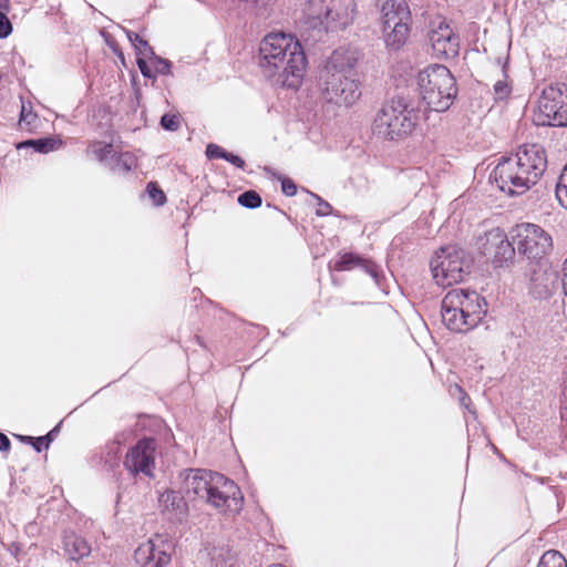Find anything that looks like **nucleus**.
<instances>
[{
	"mask_svg": "<svg viewBox=\"0 0 567 567\" xmlns=\"http://www.w3.org/2000/svg\"><path fill=\"white\" fill-rule=\"evenodd\" d=\"M468 269L465 251L454 245L442 247L431 260L433 279L443 288L462 281Z\"/></svg>",
	"mask_w": 567,
	"mask_h": 567,
	"instance_id": "obj_7",
	"label": "nucleus"
},
{
	"mask_svg": "<svg viewBox=\"0 0 567 567\" xmlns=\"http://www.w3.org/2000/svg\"><path fill=\"white\" fill-rule=\"evenodd\" d=\"M103 35L105 37V41L107 43V45L113 50L114 53H117V44L115 41L111 40L109 35H106L105 33H103Z\"/></svg>",
	"mask_w": 567,
	"mask_h": 567,
	"instance_id": "obj_44",
	"label": "nucleus"
},
{
	"mask_svg": "<svg viewBox=\"0 0 567 567\" xmlns=\"http://www.w3.org/2000/svg\"><path fill=\"white\" fill-rule=\"evenodd\" d=\"M62 555L70 561L79 563L92 551L90 542L74 530H64L61 537Z\"/></svg>",
	"mask_w": 567,
	"mask_h": 567,
	"instance_id": "obj_18",
	"label": "nucleus"
},
{
	"mask_svg": "<svg viewBox=\"0 0 567 567\" xmlns=\"http://www.w3.org/2000/svg\"><path fill=\"white\" fill-rule=\"evenodd\" d=\"M354 9V0H330L324 7L323 17L321 13L318 17L327 28L344 29L353 21Z\"/></svg>",
	"mask_w": 567,
	"mask_h": 567,
	"instance_id": "obj_16",
	"label": "nucleus"
},
{
	"mask_svg": "<svg viewBox=\"0 0 567 567\" xmlns=\"http://www.w3.org/2000/svg\"><path fill=\"white\" fill-rule=\"evenodd\" d=\"M215 475H218V473L206 470H189L185 477L186 493L206 501L209 491H212Z\"/></svg>",
	"mask_w": 567,
	"mask_h": 567,
	"instance_id": "obj_20",
	"label": "nucleus"
},
{
	"mask_svg": "<svg viewBox=\"0 0 567 567\" xmlns=\"http://www.w3.org/2000/svg\"><path fill=\"white\" fill-rule=\"evenodd\" d=\"M12 23L7 14L0 13V39H7L12 33Z\"/></svg>",
	"mask_w": 567,
	"mask_h": 567,
	"instance_id": "obj_34",
	"label": "nucleus"
},
{
	"mask_svg": "<svg viewBox=\"0 0 567 567\" xmlns=\"http://www.w3.org/2000/svg\"><path fill=\"white\" fill-rule=\"evenodd\" d=\"M238 203L246 208H257L261 205V197L255 190H247L238 196Z\"/></svg>",
	"mask_w": 567,
	"mask_h": 567,
	"instance_id": "obj_28",
	"label": "nucleus"
},
{
	"mask_svg": "<svg viewBox=\"0 0 567 567\" xmlns=\"http://www.w3.org/2000/svg\"><path fill=\"white\" fill-rule=\"evenodd\" d=\"M158 507L172 522L182 523L188 511L187 503L179 492L166 489L158 496Z\"/></svg>",
	"mask_w": 567,
	"mask_h": 567,
	"instance_id": "obj_19",
	"label": "nucleus"
},
{
	"mask_svg": "<svg viewBox=\"0 0 567 567\" xmlns=\"http://www.w3.org/2000/svg\"><path fill=\"white\" fill-rule=\"evenodd\" d=\"M225 161L231 163L233 165H235L238 168H243L245 165V162L241 157H239L238 155H235L233 153H229V152L226 153Z\"/></svg>",
	"mask_w": 567,
	"mask_h": 567,
	"instance_id": "obj_39",
	"label": "nucleus"
},
{
	"mask_svg": "<svg viewBox=\"0 0 567 567\" xmlns=\"http://www.w3.org/2000/svg\"><path fill=\"white\" fill-rule=\"evenodd\" d=\"M155 440L144 437L127 451L123 465L133 476L143 474L147 477H152L155 468Z\"/></svg>",
	"mask_w": 567,
	"mask_h": 567,
	"instance_id": "obj_13",
	"label": "nucleus"
},
{
	"mask_svg": "<svg viewBox=\"0 0 567 567\" xmlns=\"http://www.w3.org/2000/svg\"><path fill=\"white\" fill-rule=\"evenodd\" d=\"M353 52L338 49L332 52L320 73L322 96L330 103L350 106L361 96V82L355 71Z\"/></svg>",
	"mask_w": 567,
	"mask_h": 567,
	"instance_id": "obj_2",
	"label": "nucleus"
},
{
	"mask_svg": "<svg viewBox=\"0 0 567 567\" xmlns=\"http://www.w3.org/2000/svg\"><path fill=\"white\" fill-rule=\"evenodd\" d=\"M58 433V426H55L53 430H51L45 436H49L50 443L53 440V436Z\"/></svg>",
	"mask_w": 567,
	"mask_h": 567,
	"instance_id": "obj_45",
	"label": "nucleus"
},
{
	"mask_svg": "<svg viewBox=\"0 0 567 567\" xmlns=\"http://www.w3.org/2000/svg\"><path fill=\"white\" fill-rule=\"evenodd\" d=\"M386 43L399 49L409 33L410 8L404 0H378Z\"/></svg>",
	"mask_w": 567,
	"mask_h": 567,
	"instance_id": "obj_8",
	"label": "nucleus"
},
{
	"mask_svg": "<svg viewBox=\"0 0 567 567\" xmlns=\"http://www.w3.org/2000/svg\"><path fill=\"white\" fill-rule=\"evenodd\" d=\"M556 198L567 209V164L563 168L556 185Z\"/></svg>",
	"mask_w": 567,
	"mask_h": 567,
	"instance_id": "obj_27",
	"label": "nucleus"
},
{
	"mask_svg": "<svg viewBox=\"0 0 567 567\" xmlns=\"http://www.w3.org/2000/svg\"><path fill=\"white\" fill-rule=\"evenodd\" d=\"M212 491L206 501L210 506L224 514H238L243 509L244 496L237 484L218 473L214 476Z\"/></svg>",
	"mask_w": 567,
	"mask_h": 567,
	"instance_id": "obj_10",
	"label": "nucleus"
},
{
	"mask_svg": "<svg viewBox=\"0 0 567 567\" xmlns=\"http://www.w3.org/2000/svg\"><path fill=\"white\" fill-rule=\"evenodd\" d=\"M10 449V440L3 433H0V451H8Z\"/></svg>",
	"mask_w": 567,
	"mask_h": 567,
	"instance_id": "obj_40",
	"label": "nucleus"
},
{
	"mask_svg": "<svg viewBox=\"0 0 567 567\" xmlns=\"http://www.w3.org/2000/svg\"><path fill=\"white\" fill-rule=\"evenodd\" d=\"M563 288H564V292L567 297V259L564 261V267H563Z\"/></svg>",
	"mask_w": 567,
	"mask_h": 567,
	"instance_id": "obj_41",
	"label": "nucleus"
},
{
	"mask_svg": "<svg viewBox=\"0 0 567 567\" xmlns=\"http://www.w3.org/2000/svg\"><path fill=\"white\" fill-rule=\"evenodd\" d=\"M87 154L93 155L96 161L109 167L114 158L115 151L111 143L94 141L90 143Z\"/></svg>",
	"mask_w": 567,
	"mask_h": 567,
	"instance_id": "obj_22",
	"label": "nucleus"
},
{
	"mask_svg": "<svg viewBox=\"0 0 567 567\" xmlns=\"http://www.w3.org/2000/svg\"><path fill=\"white\" fill-rule=\"evenodd\" d=\"M430 42L437 58H454L458 54V37L446 22H440L439 27L431 31Z\"/></svg>",
	"mask_w": 567,
	"mask_h": 567,
	"instance_id": "obj_17",
	"label": "nucleus"
},
{
	"mask_svg": "<svg viewBox=\"0 0 567 567\" xmlns=\"http://www.w3.org/2000/svg\"><path fill=\"white\" fill-rule=\"evenodd\" d=\"M481 251L495 266L502 267L512 261L515 256V247L507 239L504 230L493 228L481 239Z\"/></svg>",
	"mask_w": 567,
	"mask_h": 567,
	"instance_id": "obj_15",
	"label": "nucleus"
},
{
	"mask_svg": "<svg viewBox=\"0 0 567 567\" xmlns=\"http://www.w3.org/2000/svg\"><path fill=\"white\" fill-rule=\"evenodd\" d=\"M514 244L517 251L530 261H539L553 250L551 236L536 224L517 225Z\"/></svg>",
	"mask_w": 567,
	"mask_h": 567,
	"instance_id": "obj_9",
	"label": "nucleus"
},
{
	"mask_svg": "<svg viewBox=\"0 0 567 567\" xmlns=\"http://www.w3.org/2000/svg\"><path fill=\"white\" fill-rule=\"evenodd\" d=\"M227 151L216 144H208L206 147V155L208 158H223L225 159Z\"/></svg>",
	"mask_w": 567,
	"mask_h": 567,
	"instance_id": "obj_35",
	"label": "nucleus"
},
{
	"mask_svg": "<svg viewBox=\"0 0 567 567\" xmlns=\"http://www.w3.org/2000/svg\"><path fill=\"white\" fill-rule=\"evenodd\" d=\"M172 553V542L165 535L156 534L136 548L135 560L141 567H166Z\"/></svg>",
	"mask_w": 567,
	"mask_h": 567,
	"instance_id": "obj_12",
	"label": "nucleus"
},
{
	"mask_svg": "<svg viewBox=\"0 0 567 567\" xmlns=\"http://www.w3.org/2000/svg\"><path fill=\"white\" fill-rule=\"evenodd\" d=\"M525 176L526 172L513 156H503L491 174L499 190L509 196L522 195L532 188Z\"/></svg>",
	"mask_w": 567,
	"mask_h": 567,
	"instance_id": "obj_11",
	"label": "nucleus"
},
{
	"mask_svg": "<svg viewBox=\"0 0 567 567\" xmlns=\"http://www.w3.org/2000/svg\"><path fill=\"white\" fill-rule=\"evenodd\" d=\"M137 66L141 71V73L143 74V76L145 78H153L154 74L152 73V70L150 69V66L147 65V62L141 58V56H137Z\"/></svg>",
	"mask_w": 567,
	"mask_h": 567,
	"instance_id": "obj_38",
	"label": "nucleus"
},
{
	"mask_svg": "<svg viewBox=\"0 0 567 567\" xmlns=\"http://www.w3.org/2000/svg\"><path fill=\"white\" fill-rule=\"evenodd\" d=\"M27 116H28V115H25V114H24V107L22 106L20 121H25V120H27Z\"/></svg>",
	"mask_w": 567,
	"mask_h": 567,
	"instance_id": "obj_47",
	"label": "nucleus"
},
{
	"mask_svg": "<svg viewBox=\"0 0 567 567\" xmlns=\"http://www.w3.org/2000/svg\"><path fill=\"white\" fill-rule=\"evenodd\" d=\"M420 118V110L404 97H394L377 114L373 132L386 140H396L411 134Z\"/></svg>",
	"mask_w": 567,
	"mask_h": 567,
	"instance_id": "obj_5",
	"label": "nucleus"
},
{
	"mask_svg": "<svg viewBox=\"0 0 567 567\" xmlns=\"http://www.w3.org/2000/svg\"><path fill=\"white\" fill-rule=\"evenodd\" d=\"M537 567H567V561L560 553L548 550L542 556Z\"/></svg>",
	"mask_w": 567,
	"mask_h": 567,
	"instance_id": "obj_25",
	"label": "nucleus"
},
{
	"mask_svg": "<svg viewBox=\"0 0 567 567\" xmlns=\"http://www.w3.org/2000/svg\"><path fill=\"white\" fill-rule=\"evenodd\" d=\"M307 59L301 44L291 34L272 32L259 47V66L264 75L276 85L299 87L305 75Z\"/></svg>",
	"mask_w": 567,
	"mask_h": 567,
	"instance_id": "obj_1",
	"label": "nucleus"
},
{
	"mask_svg": "<svg viewBox=\"0 0 567 567\" xmlns=\"http://www.w3.org/2000/svg\"><path fill=\"white\" fill-rule=\"evenodd\" d=\"M467 401H470V398L465 394H463V396L461 398V403L467 408Z\"/></svg>",
	"mask_w": 567,
	"mask_h": 567,
	"instance_id": "obj_46",
	"label": "nucleus"
},
{
	"mask_svg": "<svg viewBox=\"0 0 567 567\" xmlns=\"http://www.w3.org/2000/svg\"><path fill=\"white\" fill-rule=\"evenodd\" d=\"M127 39L134 45L137 51V55H142L147 58L150 54H153V49L150 47L146 40L141 38L136 32L125 31Z\"/></svg>",
	"mask_w": 567,
	"mask_h": 567,
	"instance_id": "obj_26",
	"label": "nucleus"
},
{
	"mask_svg": "<svg viewBox=\"0 0 567 567\" xmlns=\"http://www.w3.org/2000/svg\"><path fill=\"white\" fill-rule=\"evenodd\" d=\"M110 169L117 174H126L136 167V157L130 152L114 154V158L109 165Z\"/></svg>",
	"mask_w": 567,
	"mask_h": 567,
	"instance_id": "obj_23",
	"label": "nucleus"
},
{
	"mask_svg": "<svg viewBox=\"0 0 567 567\" xmlns=\"http://www.w3.org/2000/svg\"><path fill=\"white\" fill-rule=\"evenodd\" d=\"M537 126H567V84H550L542 90L533 111Z\"/></svg>",
	"mask_w": 567,
	"mask_h": 567,
	"instance_id": "obj_6",
	"label": "nucleus"
},
{
	"mask_svg": "<svg viewBox=\"0 0 567 567\" xmlns=\"http://www.w3.org/2000/svg\"><path fill=\"white\" fill-rule=\"evenodd\" d=\"M417 86L422 101L429 110L447 111L457 96L456 80L442 64H432L417 74Z\"/></svg>",
	"mask_w": 567,
	"mask_h": 567,
	"instance_id": "obj_4",
	"label": "nucleus"
},
{
	"mask_svg": "<svg viewBox=\"0 0 567 567\" xmlns=\"http://www.w3.org/2000/svg\"><path fill=\"white\" fill-rule=\"evenodd\" d=\"M10 11V0H0V13L8 14Z\"/></svg>",
	"mask_w": 567,
	"mask_h": 567,
	"instance_id": "obj_42",
	"label": "nucleus"
},
{
	"mask_svg": "<svg viewBox=\"0 0 567 567\" xmlns=\"http://www.w3.org/2000/svg\"><path fill=\"white\" fill-rule=\"evenodd\" d=\"M25 440H28L33 449L40 453L43 450H48L50 446V439L49 436H39V437H32V436H25Z\"/></svg>",
	"mask_w": 567,
	"mask_h": 567,
	"instance_id": "obj_33",
	"label": "nucleus"
},
{
	"mask_svg": "<svg viewBox=\"0 0 567 567\" xmlns=\"http://www.w3.org/2000/svg\"><path fill=\"white\" fill-rule=\"evenodd\" d=\"M147 58L151 59L155 73L162 75L171 74L172 63L169 60L157 56L155 55L154 52L153 54H150Z\"/></svg>",
	"mask_w": 567,
	"mask_h": 567,
	"instance_id": "obj_29",
	"label": "nucleus"
},
{
	"mask_svg": "<svg viewBox=\"0 0 567 567\" xmlns=\"http://www.w3.org/2000/svg\"><path fill=\"white\" fill-rule=\"evenodd\" d=\"M520 168L526 172L525 178L533 187L543 176L547 168V155L545 148L539 144H524L518 147L515 155H512Z\"/></svg>",
	"mask_w": 567,
	"mask_h": 567,
	"instance_id": "obj_14",
	"label": "nucleus"
},
{
	"mask_svg": "<svg viewBox=\"0 0 567 567\" xmlns=\"http://www.w3.org/2000/svg\"><path fill=\"white\" fill-rule=\"evenodd\" d=\"M268 567H287V566L281 565V564H272V565H270V566H268Z\"/></svg>",
	"mask_w": 567,
	"mask_h": 567,
	"instance_id": "obj_48",
	"label": "nucleus"
},
{
	"mask_svg": "<svg viewBox=\"0 0 567 567\" xmlns=\"http://www.w3.org/2000/svg\"><path fill=\"white\" fill-rule=\"evenodd\" d=\"M512 82L508 80L506 74H503L502 79H498L493 86V94L495 101H504L509 97L512 93Z\"/></svg>",
	"mask_w": 567,
	"mask_h": 567,
	"instance_id": "obj_24",
	"label": "nucleus"
},
{
	"mask_svg": "<svg viewBox=\"0 0 567 567\" xmlns=\"http://www.w3.org/2000/svg\"><path fill=\"white\" fill-rule=\"evenodd\" d=\"M35 144H37V140H28V141H24V142H21L17 145L18 148H22V147H32L33 150L35 148Z\"/></svg>",
	"mask_w": 567,
	"mask_h": 567,
	"instance_id": "obj_43",
	"label": "nucleus"
},
{
	"mask_svg": "<svg viewBox=\"0 0 567 567\" xmlns=\"http://www.w3.org/2000/svg\"><path fill=\"white\" fill-rule=\"evenodd\" d=\"M282 193L287 196H293L297 193V185L290 178H282L281 181Z\"/></svg>",
	"mask_w": 567,
	"mask_h": 567,
	"instance_id": "obj_36",
	"label": "nucleus"
},
{
	"mask_svg": "<svg viewBox=\"0 0 567 567\" xmlns=\"http://www.w3.org/2000/svg\"><path fill=\"white\" fill-rule=\"evenodd\" d=\"M357 267L369 274L373 278L374 282L380 286L379 267L371 260L363 259L352 252H344L339 257L333 266L337 271H347Z\"/></svg>",
	"mask_w": 567,
	"mask_h": 567,
	"instance_id": "obj_21",
	"label": "nucleus"
},
{
	"mask_svg": "<svg viewBox=\"0 0 567 567\" xmlns=\"http://www.w3.org/2000/svg\"><path fill=\"white\" fill-rule=\"evenodd\" d=\"M312 196L318 199L317 215L319 216H328L331 213V206L329 203L322 200L319 196L312 194Z\"/></svg>",
	"mask_w": 567,
	"mask_h": 567,
	"instance_id": "obj_37",
	"label": "nucleus"
},
{
	"mask_svg": "<svg viewBox=\"0 0 567 567\" xmlns=\"http://www.w3.org/2000/svg\"><path fill=\"white\" fill-rule=\"evenodd\" d=\"M486 301L474 290H450L442 300L441 316L445 327L454 332H466L486 315Z\"/></svg>",
	"mask_w": 567,
	"mask_h": 567,
	"instance_id": "obj_3",
	"label": "nucleus"
},
{
	"mask_svg": "<svg viewBox=\"0 0 567 567\" xmlns=\"http://www.w3.org/2000/svg\"><path fill=\"white\" fill-rule=\"evenodd\" d=\"M146 190L156 206H161L166 202L164 192L155 183H148Z\"/></svg>",
	"mask_w": 567,
	"mask_h": 567,
	"instance_id": "obj_32",
	"label": "nucleus"
},
{
	"mask_svg": "<svg viewBox=\"0 0 567 567\" xmlns=\"http://www.w3.org/2000/svg\"><path fill=\"white\" fill-rule=\"evenodd\" d=\"M181 121L177 114L166 113L161 117V126L171 132H175L179 128Z\"/></svg>",
	"mask_w": 567,
	"mask_h": 567,
	"instance_id": "obj_31",
	"label": "nucleus"
},
{
	"mask_svg": "<svg viewBox=\"0 0 567 567\" xmlns=\"http://www.w3.org/2000/svg\"><path fill=\"white\" fill-rule=\"evenodd\" d=\"M60 145L61 141L55 137L38 138L34 151L45 154L51 151L58 150Z\"/></svg>",
	"mask_w": 567,
	"mask_h": 567,
	"instance_id": "obj_30",
	"label": "nucleus"
}]
</instances>
